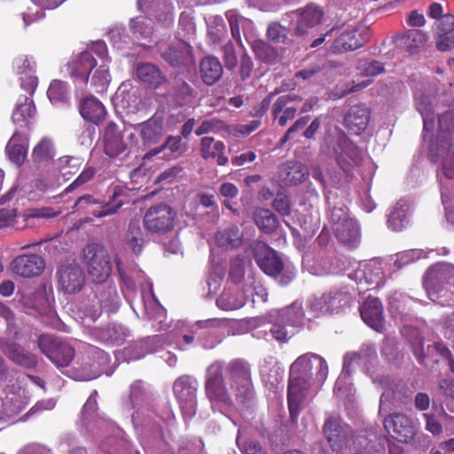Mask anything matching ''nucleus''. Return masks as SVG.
Segmentation results:
<instances>
[{
  "mask_svg": "<svg viewBox=\"0 0 454 454\" xmlns=\"http://www.w3.org/2000/svg\"><path fill=\"white\" fill-rule=\"evenodd\" d=\"M223 364L214 362L207 369L205 392L212 408L246 404L254 397L249 364L240 359L230 362L223 376Z\"/></svg>",
  "mask_w": 454,
  "mask_h": 454,
  "instance_id": "1",
  "label": "nucleus"
},
{
  "mask_svg": "<svg viewBox=\"0 0 454 454\" xmlns=\"http://www.w3.org/2000/svg\"><path fill=\"white\" fill-rule=\"evenodd\" d=\"M328 375L326 361L314 353L300 356L290 367L288 406L294 419L312 386H320Z\"/></svg>",
  "mask_w": 454,
  "mask_h": 454,
  "instance_id": "2",
  "label": "nucleus"
},
{
  "mask_svg": "<svg viewBox=\"0 0 454 454\" xmlns=\"http://www.w3.org/2000/svg\"><path fill=\"white\" fill-rule=\"evenodd\" d=\"M253 249L260 269L267 275L278 279L280 285L286 286L294 278V270L291 267H285L276 251L268 245L263 242H256Z\"/></svg>",
  "mask_w": 454,
  "mask_h": 454,
  "instance_id": "3",
  "label": "nucleus"
},
{
  "mask_svg": "<svg viewBox=\"0 0 454 454\" xmlns=\"http://www.w3.org/2000/svg\"><path fill=\"white\" fill-rule=\"evenodd\" d=\"M448 285H454L453 265L437 263L428 268L423 278V286L431 301L442 306L446 305L447 301L442 298L448 294Z\"/></svg>",
  "mask_w": 454,
  "mask_h": 454,
  "instance_id": "4",
  "label": "nucleus"
},
{
  "mask_svg": "<svg viewBox=\"0 0 454 454\" xmlns=\"http://www.w3.org/2000/svg\"><path fill=\"white\" fill-rule=\"evenodd\" d=\"M142 287L143 317L152 321V327L155 331L163 330L166 326V310L155 299L153 293V284L150 281L144 283L145 273L141 270H132L129 272Z\"/></svg>",
  "mask_w": 454,
  "mask_h": 454,
  "instance_id": "5",
  "label": "nucleus"
},
{
  "mask_svg": "<svg viewBox=\"0 0 454 454\" xmlns=\"http://www.w3.org/2000/svg\"><path fill=\"white\" fill-rule=\"evenodd\" d=\"M83 263L88 274L95 283L105 282L112 272V263L108 252L98 243H90L82 250Z\"/></svg>",
  "mask_w": 454,
  "mask_h": 454,
  "instance_id": "6",
  "label": "nucleus"
},
{
  "mask_svg": "<svg viewBox=\"0 0 454 454\" xmlns=\"http://www.w3.org/2000/svg\"><path fill=\"white\" fill-rule=\"evenodd\" d=\"M429 150L441 160L437 174L441 192L445 190L454 196V152L450 149V141L436 137L430 142Z\"/></svg>",
  "mask_w": 454,
  "mask_h": 454,
  "instance_id": "7",
  "label": "nucleus"
},
{
  "mask_svg": "<svg viewBox=\"0 0 454 454\" xmlns=\"http://www.w3.org/2000/svg\"><path fill=\"white\" fill-rule=\"evenodd\" d=\"M125 189L121 186H114L108 202H101L90 195L80 197L76 201L74 207L77 210L82 209L87 214H91L96 217H103L115 214L123 205L120 197L123 195Z\"/></svg>",
  "mask_w": 454,
  "mask_h": 454,
  "instance_id": "8",
  "label": "nucleus"
},
{
  "mask_svg": "<svg viewBox=\"0 0 454 454\" xmlns=\"http://www.w3.org/2000/svg\"><path fill=\"white\" fill-rule=\"evenodd\" d=\"M38 348L57 367H67L74 357V349L59 338L43 334L37 340Z\"/></svg>",
  "mask_w": 454,
  "mask_h": 454,
  "instance_id": "9",
  "label": "nucleus"
},
{
  "mask_svg": "<svg viewBox=\"0 0 454 454\" xmlns=\"http://www.w3.org/2000/svg\"><path fill=\"white\" fill-rule=\"evenodd\" d=\"M240 291L242 294H239V291H224L216 300L218 308L223 310L239 309L245 305L249 298L254 302V294H259V293L263 292V289L256 283L254 275L248 273L245 279V285L242 286Z\"/></svg>",
  "mask_w": 454,
  "mask_h": 454,
  "instance_id": "10",
  "label": "nucleus"
},
{
  "mask_svg": "<svg viewBox=\"0 0 454 454\" xmlns=\"http://www.w3.org/2000/svg\"><path fill=\"white\" fill-rule=\"evenodd\" d=\"M198 386L196 379L188 375L179 377L173 384L175 396L185 418L190 419L196 414Z\"/></svg>",
  "mask_w": 454,
  "mask_h": 454,
  "instance_id": "11",
  "label": "nucleus"
},
{
  "mask_svg": "<svg viewBox=\"0 0 454 454\" xmlns=\"http://www.w3.org/2000/svg\"><path fill=\"white\" fill-rule=\"evenodd\" d=\"M28 399L19 381L8 384L0 394V419L18 414L27 406Z\"/></svg>",
  "mask_w": 454,
  "mask_h": 454,
  "instance_id": "12",
  "label": "nucleus"
},
{
  "mask_svg": "<svg viewBox=\"0 0 454 454\" xmlns=\"http://www.w3.org/2000/svg\"><path fill=\"white\" fill-rule=\"evenodd\" d=\"M329 217L337 239L343 244L355 247L360 239L356 221L349 218L343 208L336 207L332 209Z\"/></svg>",
  "mask_w": 454,
  "mask_h": 454,
  "instance_id": "13",
  "label": "nucleus"
},
{
  "mask_svg": "<svg viewBox=\"0 0 454 454\" xmlns=\"http://www.w3.org/2000/svg\"><path fill=\"white\" fill-rule=\"evenodd\" d=\"M323 434L331 450L339 452L348 446L349 439L353 436L351 428L342 423L337 416L330 415L323 426Z\"/></svg>",
  "mask_w": 454,
  "mask_h": 454,
  "instance_id": "14",
  "label": "nucleus"
},
{
  "mask_svg": "<svg viewBox=\"0 0 454 454\" xmlns=\"http://www.w3.org/2000/svg\"><path fill=\"white\" fill-rule=\"evenodd\" d=\"M176 216V212L169 206L156 205L146 211L145 226L151 232L165 233L174 228Z\"/></svg>",
  "mask_w": 454,
  "mask_h": 454,
  "instance_id": "15",
  "label": "nucleus"
},
{
  "mask_svg": "<svg viewBox=\"0 0 454 454\" xmlns=\"http://www.w3.org/2000/svg\"><path fill=\"white\" fill-rule=\"evenodd\" d=\"M370 37L369 28L364 26L344 28L334 40L333 51L337 52L354 51L363 46Z\"/></svg>",
  "mask_w": 454,
  "mask_h": 454,
  "instance_id": "16",
  "label": "nucleus"
},
{
  "mask_svg": "<svg viewBox=\"0 0 454 454\" xmlns=\"http://www.w3.org/2000/svg\"><path fill=\"white\" fill-rule=\"evenodd\" d=\"M384 427L391 435L401 442H411L416 434L417 427L406 415L394 413L384 419Z\"/></svg>",
  "mask_w": 454,
  "mask_h": 454,
  "instance_id": "17",
  "label": "nucleus"
},
{
  "mask_svg": "<svg viewBox=\"0 0 454 454\" xmlns=\"http://www.w3.org/2000/svg\"><path fill=\"white\" fill-rule=\"evenodd\" d=\"M294 13L297 16L294 35L301 37L307 35L310 29L319 25L324 17L323 10L312 3L297 9Z\"/></svg>",
  "mask_w": 454,
  "mask_h": 454,
  "instance_id": "18",
  "label": "nucleus"
},
{
  "mask_svg": "<svg viewBox=\"0 0 454 454\" xmlns=\"http://www.w3.org/2000/svg\"><path fill=\"white\" fill-rule=\"evenodd\" d=\"M301 101V97L295 93L283 95L277 98L272 106V115L281 127L286 126L288 121L295 117L298 104Z\"/></svg>",
  "mask_w": 454,
  "mask_h": 454,
  "instance_id": "19",
  "label": "nucleus"
},
{
  "mask_svg": "<svg viewBox=\"0 0 454 454\" xmlns=\"http://www.w3.org/2000/svg\"><path fill=\"white\" fill-rule=\"evenodd\" d=\"M337 162L345 172L362 162V152L346 136L338 138Z\"/></svg>",
  "mask_w": 454,
  "mask_h": 454,
  "instance_id": "20",
  "label": "nucleus"
},
{
  "mask_svg": "<svg viewBox=\"0 0 454 454\" xmlns=\"http://www.w3.org/2000/svg\"><path fill=\"white\" fill-rule=\"evenodd\" d=\"M96 67V60L91 51H82L67 64V72L75 82L82 83L89 81V74Z\"/></svg>",
  "mask_w": 454,
  "mask_h": 454,
  "instance_id": "21",
  "label": "nucleus"
},
{
  "mask_svg": "<svg viewBox=\"0 0 454 454\" xmlns=\"http://www.w3.org/2000/svg\"><path fill=\"white\" fill-rule=\"evenodd\" d=\"M58 274L59 286L65 293L74 294L81 291L84 286L85 275L77 264L62 266Z\"/></svg>",
  "mask_w": 454,
  "mask_h": 454,
  "instance_id": "22",
  "label": "nucleus"
},
{
  "mask_svg": "<svg viewBox=\"0 0 454 454\" xmlns=\"http://www.w3.org/2000/svg\"><path fill=\"white\" fill-rule=\"evenodd\" d=\"M98 58L103 60V63L93 72L90 79V86L98 93L104 92L111 81L108 66L105 63L107 61L106 46L104 43H97L91 49Z\"/></svg>",
  "mask_w": 454,
  "mask_h": 454,
  "instance_id": "23",
  "label": "nucleus"
},
{
  "mask_svg": "<svg viewBox=\"0 0 454 454\" xmlns=\"http://www.w3.org/2000/svg\"><path fill=\"white\" fill-rule=\"evenodd\" d=\"M135 130L139 134L144 145L156 144L164 133L163 117L154 114L147 121L137 124Z\"/></svg>",
  "mask_w": 454,
  "mask_h": 454,
  "instance_id": "24",
  "label": "nucleus"
},
{
  "mask_svg": "<svg viewBox=\"0 0 454 454\" xmlns=\"http://www.w3.org/2000/svg\"><path fill=\"white\" fill-rule=\"evenodd\" d=\"M11 267L16 274L31 278L41 274L44 268V261L37 254H23L16 257L12 262Z\"/></svg>",
  "mask_w": 454,
  "mask_h": 454,
  "instance_id": "25",
  "label": "nucleus"
},
{
  "mask_svg": "<svg viewBox=\"0 0 454 454\" xmlns=\"http://www.w3.org/2000/svg\"><path fill=\"white\" fill-rule=\"evenodd\" d=\"M376 356V350L372 346H364L358 352L348 353L344 356L343 368L340 375L337 379L339 388L342 387V382L350 378L352 368L362 362H366Z\"/></svg>",
  "mask_w": 454,
  "mask_h": 454,
  "instance_id": "26",
  "label": "nucleus"
},
{
  "mask_svg": "<svg viewBox=\"0 0 454 454\" xmlns=\"http://www.w3.org/2000/svg\"><path fill=\"white\" fill-rule=\"evenodd\" d=\"M360 315L364 322L376 331L383 327V308L378 298L368 297L360 307Z\"/></svg>",
  "mask_w": 454,
  "mask_h": 454,
  "instance_id": "27",
  "label": "nucleus"
},
{
  "mask_svg": "<svg viewBox=\"0 0 454 454\" xmlns=\"http://www.w3.org/2000/svg\"><path fill=\"white\" fill-rule=\"evenodd\" d=\"M137 79L145 86L157 89L167 82V77L154 64L148 62L138 63L136 67Z\"/></svg>",
  "mask_w": 454,
  "mask_h": 454,
  "instance_id": "28",
  "label": "nucleus"
},
{
  "mask_svg": "<svg viewBox=\"0 0 454 454\" xmlns=\"http://www.w3.org/2000/svg\"><path fill=\"white\" fill-rule=\"evenodd\" d=\"M197 91L184 80L176 78L171 90L168 91L170 101L176 106L192 105L197 98Z\"/></svg>",
  "mask_w": 454,
  "mask_h": 454,
  "instance_id": "29",
  "label": "nucleus"
},
{
  "mask_svg": "<svg viewBox=\"0 0 454 454\" xmlns=\"http://www.w3.org/2000/svg\"><path fill=\"white\" fill-rule=\"evenodd\" d=\"M0 348L10 360L19 365L33 368L37 364L36 356L26 352L24 348L17 343L0 340Z\"/></svg>",
  "mask_w": 454,
  "mask_h": 454,
  "instance_id": "30",
  "label": "nucleus"
},
{
  "mask_svg": "<svg viewBox=\"0 0 454 454\" xmlns=\"http://www.w3.org/2000/svg\"><path fill=\"white\" fill-rule=\"evenodd\" d=\"M356 294L354 286L333 288L327 294L323 296L327 309L332 311L348 306Z\"/></svg>",
  "mask_w": 454,
  "mask_h": 454,
  "instance_id": "31",
  "label": "nucleus"
},
{
  "mask_svg": "<svg viewBox=\"0 0 454 454\" xmlns=\"http://www.w3.org/2000/svg\"><path fill=\"white\" fill-rule=\"evenodd\" d=\"M105 153L110 157H116L123 153L127 145L123 141L121 131L118 129L117 125L111 123L105 130Z\"/></svg>",
  "mask_w": 454,
  "mask_h": 454,
  "instance_id": "32",
  "label": "nucleus"
},
{
  "mask_svg": "<svg viewBox=\"0 0 454 454\" xmlns=\"http://www.w3.org/2000/svg\"><path fill=\"white\" fill-rule=\"evenodd\" d=\"M80 114L84 120L98 125L105 120L106 110L98 98L90 96L82 101Z\"/></svg>",
  "mask_w": 454,
  "mask_h": 454,
  "instance_id": "33",
  "label": "nucleus"
},
{
  "mask_svg": "<svg viewBox=\"0 0 454 454\" xmlns=\"http://www.w3.org/2000/svg\"><path fill=\"white\" fill-rule=\"evenodd\" d=\"M369 122V111L364 106H352L345 116V126L352 133L358 135L363 132Z\"/></svg>",
  "mask_w": 454,
  "mask_h": 454,
  "instance_id": "34",
  "label": "nucleus"
},
{
  "mask_svg": "<svg viewBox=\"0 0 454 454\" xmlns=\"http://www.w3.org/2000/svg\"><path fill=\"white\" fill-rule=\"evenodd\" d=\"M200 73L207 85H213L222 77L223 66L217 58L205 57L200 63Z\"/></svg>",
  "mask_w": 454,
  "mask_h": 454,
  "instance_id": "35",
  "label": "nucleus"
},
{
  "mask_svg": "<svg viewBox=\"0 0 454 454\" xmlns=\"http://www.w3.org/2000/svg\"><path fill=\"white\" fill-rule=\"evenodd\" d=\"M35 61L27 56H20L15 59L13 67L18 74H25L27 90L32 93L37 84V79L34 75L35 73ZM22 86H25V82L22 81Z\"/></svg>",
  "mask_w": 454,
  "mask_h": 454,
  "instance_id": "36",
  "label": "nucleus"
},
{
  "mask_svg": "<svg viewBox=\"0 0 454 454\" xmlns=\"http://www.w3.org/2000/svg\"><path fill=\"white\" fill-rule=\"evenodd\" d=\"M90 353L93 356V362L90 364L84 363L82 364V380H90L98 377L103 371V367L108 362V356L106 353H105L103 350L98 349L96 348H91Z\"/></svg>",
  "mask_w": 454,
  "mask_h": 454,
  "instance_id": "37",
  "label": "nucleus"
},
{
  "mask_svg": "<svg viewBox=\"0 0 454 454\" xmlns=\"http://www.w3.org/2000/svg\"><path fill=\"white\" fill-rule=\"evenodd\" d=\"M426 41L427 35L419 29H410L395 38L396 45L410 54H412L417 49L423 46Z\"/></svg>",
  "mask_w": 454,
  "mask_h": 454,
  "instance_id": "38",
  "label": "nucleus"
},
{
  "mask_svg": "<svg viewBox=\"0 0 454 454\" xmlns=\"http://www.w3.org/2000/svg\"><path fill=\"white\" fill-rule=\"evenodd\" d=\"M415 106L420 114L424 123V132L429 131L434 126V110L431 98L423 93L419 92L415 95Z\"/></svg>",
  "mask_w": 454,
  "mask_h": 454,
  "instance_id": "39",
  "label": "nucleus"
},
{
  "mask_svg": "<svg viewBox=\"0 0 454 454\" xmlns=\"http://www.w3.org/2000/svg\"><path fill=\"white\" fill-rule=\"evenodd\" d=\"M242 232L239 228L235 225L219 231L215 236L217 246L224 249L239 247L242 243Z\"/></svg>",
  "mask_w": 454,
  "mask_h": 454,
  "instance_id": "40",
  "label": "nucleus"
},
{
  "mask_svg": "<svg viewBox=\"0 0 454 454\" xmlns=\"http://www.w3.org/2000/svg\"><path fill=\"white\" fill-rule=\"evenodd\" d=\"M408 210L409 205L406 201H398L388 215V228L395 231H402L408 223Z\"/></svg>",
  "mask_w": 454,
  "mask_h": 454,
  "instance_id": "41",
  "label": "nucleus"
},
{
  "mask_svg": "<svg viewBox=\"0 0 454 454\" xmlns=\"http://www.w3.org/2000/svg\"><path fill=\"white\" fill-rule=\"evenodd\" d=\"M145 243L144 233L138 222L131 221L124 238L126 248L129 249L132 253L138 254H140Z\"/></svg>",
  "mask_w": 454,
  "mask_h": 454,
  "instance_id": "42",
  "label": "nucleus"
},
{
  "mask_svg": "<svg viewBox=\"0 0 454 454\" xmlns=\"http://www.w3.org/2000/svg\"><path fill=\"white\" fill-rule=\"evenodd\" d=\"M232 37L239 43L241 42L240 32L242 31L245 37H247L253 30V22L242 16L238 15L234 12H229L226 14Z\"/></svg>",
  "mask_w": 454,
  "mask_h": 454,
  "instance_id": "43",
  "label": "nucleus"
},
{
  "mask_svg": "<svg viewBox=\"0 0 454 454\" xmlns=\"http://www.w3.org/2000/svg\"><path fill=\"white\" fill-rule=\"evenodd\" d=\"M98 303L101 310L106 313L115 312L121 304V298L117 293V289L114 286H108L98 291Z\"/></svg>",
  "mask_w": 454,
  "mask_h": 454,
  "instance_id": "44",
  "label": "nucleus"
},
{
  "mask_svg": "<svg viewBox=\"0 0 454 454\" xmlns=\"http://www.w3.org/2000/svg\"><path fill=\"white\" fill-rule=\"evenodd\" d=\"M35 114V107L33 100L27 97H20L17 102L12 114V120L16 123H28Z\"/></svg>",
  "mask_w": 454,
  "mask_h": 454,
  "instance_id": "45",
  "label": "nucleus"
},
{
  "mask_svg": "<svg viewBox=\"0 0 454 454\" xmlns=\"http://www.w3.org/2000/svg\"><path fill=\"white\" fill-rule=\"evenodd\" d=\"M6 152L12 161L17 165L24 162L27 156V147L21 136L14 134L6 145Z\"/></svg>",
  "mask_w": 454,
  "mask_h": 454,
  "instance_id": "46",
  "label": "nucleus"
},
{
  "mask_svg": "<svg viewBox=\"0 0 454 454\" xmlns=\"http://www.w3.org/2000/svg\"><path fill=\"white\" fill-rule=\"evenodd\" d=\"M254 221L257 227L265 233H272L278 226L276 215L266 208H257L254 212Z\"/></svg>",
  "mask_w": 454,
  "mask_h": 454,
  "instance_id": "47",
  "label": "nucleus"
},
{
  "mask_svg": "<svg viewBox=\"0 0 454 454\" xmlns=\"http://www.w3.org/2000/svg\"><path fill=\"white\" fill-rule=\"evenodd\" d=\"M307 175L305 167L298 162L288 161L282 168L281 176L288 184H297L302 182Z\"/></svg>",
  "mask_w": 454,
  "mask_h": 454,
  "instance_id": "48",
  "label": "nucleus"
},
{
  "mask_svg": "<svg viewBox=\"0 0 454 454\" xmlns=\"http://www.w3.org/2000/svg\"><path fill=\"white\" fill-rule=\"evenodd\" d=\"M278 317L281 322H285L287 325L297 326L301 323L304 312L301 304L294 301L290 306L279 310Z\"/></svg>",
  "mask_w": 454,
  "mask_h": 454,
  "instance_id": "49",
  "label": "nucleus"
},
{
  "mask_svg": "<svg viewBox=\"0 0 454 454\" xmlns=\"http://www.w3.org/2000/svg\"><path fill=\"white\" fill-rule=\"evenodd\" d=\"M20 301L25 307L39 311L47 303L45 291L43 288L27 289L21 294Z\"/></svg>",
  "mask_w": 454,
  "mask_h": 454,
  "instance_id": "50",
  "label": "nucleus"
},
{
  "mask_svg": "<svg viewBox=\"0 0 454 454\" xmlns=\"http://www.w3.org/2000/svg\"><path fill=\"white\" fill-rule=\"evenodd\" d=\"M260 372L265 384L271 387H278L283 381L284 369L278 364H274L271 366L263 364L261 366Z\"/></svg>",
  "mask_w": 454,
  "mask_h": 454,
  "instance_id": "51",
  "label": "nucleus"
},
{
  "mask_svg": "<svg viewBox=\"0 0 454 454\" xmlns=\"http://www.w3.org/2000/svg\"><path fill=\"white\" fill-rule=\"evenodd\" d=\"M181 142H182V139L180 137L169 136V137H168V138L165 140V142L162 145L147 152L144 155V159H150L153 156H155V155L160 153L167 148L171 152V153L174 154L173 157L176 158L177 156H179L182 153Z\"/></svg>",
  "mask_w": 454,
  "mask_h": 454,
  "instance_id": "52",
  "label": "nucleus"
},
{
  "mask_svg": "<svg viewBox=\"0 0 454 454\" xmlns=\"http://www.w3.org/2000/svg\"><path fill=\"white\" fill-rule=\"evenodd\" d=\"M54 155L52 140L49 137H43L34 147L32 159L35 162H43L51 160Z\"/></svg>",
  "mask_w": 454,
  "mask_h": 454,
  "instance_id": "53",
  "label": "nucleus"
},
{
  "mask_svg": "<svg viewBox=\"0 0 454 454\" xmlns=\"http://www.w3.org/2000/svg\"><path fill=\"white\" fill-rule=\"evenodd\" d=\"M189 50L186 46L183 45L181 48L170 46L166 49L161 56L172 67H179L185 63L188 59Z\"/></svg>",
  "mask_w": 454,
  "mask_h": 454,
  "instance_id": "54",
  "label": "nucleus"
},
{
  "mask_svg": "<svg viewBox=\"0 0 454 454\" xmlns=\"http://www.w3.org/2000/svg\"><path fill=\"white\" fill-rule=\"evenodd\" d=\"M130 28L137 37L144 38L151 36L154 31L153 20L147 17L132 20Z\"/></svg>",
  "mask_w": 454,
  "mask_h": 454,
  "instance_id": "55",
  "label": "nucleus"
},
{
  "mask_svg": "<svg viewBox=\"0 0 454 454\" xmlns=\"http://www.w3.org/2000/svg\"><path fill=\"white\" fill-rule=\"evenodd\" d=\"M225 145L221 141H215L211 137H204L200 140V153L201 156L207 160L215 158L217 152L224 151Z\"/></svg>",
  "mask_w": 454,
  "mask_h": 454,
  "instance_id": "56",
  "label": "nucleus"
},
{
  "mask_svg": "<svg viewBox=\"0 0 454 454\" xmlns=\"http://www.w3.org/2000/svg\"><path fill=\"white\" fill-rule=\"evenodd\" d=\"M450 134L454 135V108L440 115L439 131L436 137L443 139L445 137L450 141Z\"/></svg>",
  "mask_w": 454,
  "mask_h": 454,
  "instance_id": "57",
  "label": "nucleus"
},
{
  "mask_svg": "<svg viewBox=\"0 0 454 454\" xmlns=\"http://www.w3.org/2000/svg\"><path fill=\"white\" fill-rule=\"evenodd\" d=\"M427 352L428 355L439 356L443 361L446 362L447 365L450 367V372L454 373V358L450 349L442 343L436 342L433 345H428Z\"/></svg>",
  "mask_w": 454,
  "mask_h": 454,
  "instance_id": "58",
  "label": "nucleus"
},
{
  "mask_svg": "<svg viewBox=\"0 0 454 454\" xmlns=\"http://www.w3.org/2000/svg\"><path fill=\"white\" fill-rule=\"evenodd\" d=\"M47 94L52 103L64 101L67 96V83L59 80H54L51 82Z\"/></svg>",
  "mask_w": 454,
  "mask_h": 454,
  "instance_id": "59",
  "label": "nucleus"
},
{
  "mask_svg": "<svg viewBox=\"0 0 454 454\" xmlns=\"http://www.w3.org/2000/svg\"><path fill=\"white\" fill-rule=\"evenodd\" d=\"M288 28L282 26L279 22H271L268 26V38L275 43H286L287 38Z\"/></svg>",
  "mask_w": 454,
  "mask_h": 454,
  "instance_id": "60",
  "label": "nucleus"
},
{
  "mask_svg": "<svg viewBox=\"0 0 454 454\" xmlns=\"http://www.w3.org/2000/svg\"><path fill=\"white\" fill-rule=\"evenodd\" d=\"M252 48L257 58L262 61L270 62L275 57L274 51L263 41L254 40Z\"/></svg>",
  "mask_w": 454,
  "mask_h": 454,
  "instance_id": "61",
  "label": "nucleus"
},
{
  "mask_svg": "<svg viewBox=\"0 0 454 454\" xmlns=\"http://www.w3.org/2000/svg\"><path fill=\"white\" fill-rule=\"evenodd\" d=\"M247 262L240 258L234 259L231 263L230 278L237 284H240L242 280L247 278L245 277ZM245 283L243 284V286Z\"/></svg>",
  "mask_w": 454,
  "mask_h": 454,
  "instance_id": "62",
  "label": "nucleus"
},
{
  "mask_svg": "<svg viewBox=\"0 0 454 454\" xmlns=\"http://www.w3.org/2000/svg\"><path fill=\"white\" fill-rule=\"evenodd\" d=\"M382 277V270L379 263L371 262L365 265L364 278L368 284H378Z\"/></svg>",
  "mask_w": 454,
  "mask_h": 454,
  "instance_id": "63",
  "label": "nucleus"
},
{
  "mask_svg": "<svg viewBox=\"0 0 454 454\" xmlns=\"http://www.w3.org/2000/svg\"><path fill=\"white\" fill-rule=\"evenodd\" d=\"M441 196L445 209L446 219L448 222L454 223V196L445 190L441 192Z\"/></svg>",
  "mask_w": 454,
  "mask_h": 454,
  "instance_id": "64",
  "label": "nucleus"
}]
</instances>
